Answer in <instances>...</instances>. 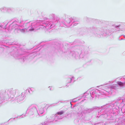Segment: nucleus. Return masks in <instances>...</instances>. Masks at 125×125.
I'll return each instance as SVG.
<instances>
[{
  "instance_id": "nucleus-1",
  "label": "nucleus",
  "mask_w": 125,
  "mask_h": 125,
  "mask_svg": "<svg viewBox=\"0 0 125 125\" xmlns=\"http://www.w3.org/2000/svg\"><path fill=\"white\" fill-rule=\"evenodd\" d=\"M118 84L119 85L121 86H123L124 85V83L121 82H118Z\"/></svg>"
},
{
  "instance_id": "nucleus-2",
  "label": "nucleus",
  "mask_w": 125,
  "mask_h": 125,
  "mask_svg": "<svg viewBox=\"0 0 125 125\" xmlns=\"http://www.w3.org/2000/svg\"><path fill=\"white\" fill-rule=\"evenodd\" d=\"M63 112L62 111H61L60 112H58L57 113V114L58 115H61L63 114Z\"/></svg>"
}]
</instances>
